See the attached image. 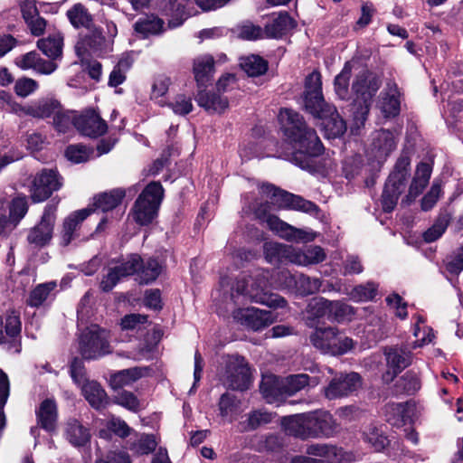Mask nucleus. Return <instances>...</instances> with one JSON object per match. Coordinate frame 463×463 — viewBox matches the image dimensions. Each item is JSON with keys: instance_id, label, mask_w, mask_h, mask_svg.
Wrapping results in <instances>:
<instances>
[{"instance_id": "nucleus-1", "label": "nucleus", "mask_w": 463, "mask_h": 463, "mask_svg": "<svg viewBox=\"0 0 463 463\" xmlns=\"http://www.w3.org/2000/svg\"><path fill=\"white\" fill-rule=\"evenodd\" d=\"M279 119L285 136L294 144L297 154L317 156L323 152V145L313 128H307L302 116L290 109H282Z\"/></svg>"}, {"instance_id": "nucleus-2", "label": "nucleus", "mask_w": 463, "mask_h": 463, "mask_svg": "<svg viewBox=\"0 0 463 463\" xmlns=\"http://www.w3.org/2000/svg\"><path fill=\"white\" fill-rule=\"evenodd\" d=\"M260 191L265 203H249L248 209L245 210L246 213H253L256 218L264 217L269 209V204L278 208H289L309 213L317 212V206L312 202L272 184H264L260 187Z\"/></svg>"}, {"instance_id": "nucleus-3", "label": "nucleus", "mask_w": 463, "mask_h": 463, "mask_svg": "<svg viewBox=\"0 0 463 463\" xmlns=\"http://www.w3.org/2000/svg\"><path fill=\"white\" fill-rule=\"evenodd\" d=\"M380 85V80L366 71L356 75L352 90L357 95L354 104V120L358 128L363 126L367 119L372 99Z\"/></svg>"}, {"instance_id": "nucleus-4", "label": "nucleus", "mask_w": 463, "mask_h": 463, "mask_svg": "<svg viewBox=\"0 0 463 463\" xmlns=\"http://www.w3.org/2000/svg\"><path fill=\"white\" fill-rule=\"evenodd\" d=\"M251 285L250 289L245 288L247 281L245 279L239 280L236 286L238 294H241L244 298H249L250 301L268 306L272 308H282L287 306V300L275 293L269 291V272L260 271L254 279H250Z\"/></svg>"}, {"instance_id": "nucleus-5", "label": "nucleus", "mask_w": 463, "mask_h": 463, "mask_svg": "<svg viewBox=\"0 0 463 463\" xmlns=\"http://www.w3.org/2000/svg\"><path fill=\"white\" fill-rule=\"evenodd\" d=\"M312 345L323 354H344L354 347L352 338L345 336L336 327H317L309 336Z\"/></svg>"}, {"instance_id": "nucleus-6", "label": "nucleus", "mask_w": 463, "mask_h": 463, "mask_svg": "<svg viewBox=\"0 0 463 463\" xmlns=\"http://www.w3.org/2000/svg\"><path fill=\"white\" fill-rule=\"evenodd\" d=\"M163 194L164 189L159 183L152 182L146 186L132 209L134 220L138 224L147 225L156 217Z\"/></svg>"}, {"instance_id": "nucleus-7", "label": "nucleus", "mask_w": 463, "mask_h": 463, "mask_svg": "<svg viewBox=\"0 0 463 463\" xmlns=\"http://www.w3.org/2000/svg\"><path fill=\"white\" fill-rule=\"evenodd\" d=\"M79 348L84 359H98L111 352L109 333L91 325L80 336Z\"/></svg>"}, {"instance_id": "nucleus-8", "label": "nucleus", "mask_w": 463, "mask_h": 463, "mask_svg": "<svg viewBox=\"0 0 463 463\" xmlns=\"http://www.w3.org/2000/svg\"><path fill=\"white\" fill-rule=\"evenodd\" d=\"M62 185L61 178L57 171L43 169L35 175L30 186L32 200L34 203L43 202L48 199L53 192L59 190Z\"/></svg>"}, {"instance_id": "nucleus-9", "label": "nucleus", "mask_w": 463, "mask_h": 463, "mask_svg": "<svg viewBox=\"0 0 463 463\" xmlns=\"http://www.w3.org/2000/svg\"><path fill=\"white\" fill-rule=\"evenodd\" d=\"M267 223L269 230L275 232L280 238L295 242H309L316 238V233L311 230L296 228L276 215L267 214L261 217Z\"/></svg>"}, {"instance_id": "nucleus-10", "label": "nucleus", "mask_w": 463, "mask_h": 463, "mask_svg": "<svg viewBox=\"0 0 463 463\" xmlns=\"http://www.w3.org/2000/svg\"><path fill=\"white\" fill-rule=\"evenodd\" d=\"M224 383L232 390L244 391L250 385V371L241 356L229 357L226 364Z\"/></svg>"}, {"instance_id": "nucleus-11", "label": "nucleus", "mask_w": 463, "mask_h": 463, "mask_svg": "<svg viewBox=\"0 0 463 463\" xmlns=\"http://www.w3.org/2000/svg\"><path fill=\"white\" fill-rule=\"evenodd\" d=\"M307 453L318 458L298 456L292 459V463H340L345 458L341 448L329 444H311L307 448Z\"/></svg>"}, {"instance_id": "nucleus-12", "label": "nucleus", "mask_w": 463, "mask_h": 463, "mask_svg": "<svg viewBox=\"0 0 463 463\" xmlns=\"http://www.w3.org/2000/svg\"><path fill=\"white\" fill-rule=\"evenodd\" d=\"M306 415L309 438H330L339 430L335 420L326 411H310L307 412Z\"/></svg>"}, {"instance_id": "nucleus-13", "label": "nucleus", "mask_w": 463, "mask_h": 463, "mask_svg": "<svg viewBox=\"0 0 463 463\" xmlns=\"http://www.w3.org/2000/svg\"><path fill=\"white\" fill-rule=\"evenodd\" d=\"M362 386L361 376L354 372L335 375L325 388V395L333 400L346 397Z\"/></svg>"}, {"instance_id": "nucleus-14", "label": "nucleus", "mask_w": 463, "mask_h": 463, "mask_svg": "<svg viewBox=\"0 0 463 463\" xmlns=\"http://www.w3.org/2000/svg\"><path fill=\"white\" fill-rule=\"evenodd\" d=\"M54 206H47L44 210L41 222L32 228L27 235V241L35 248H42L47 245L52 238L55 222Z\"/></svg>"}, {"instance_id": "nucleus-15", "label": "nucleus", "mask_w": 463, "mask_h": 463, "mask_svg": "<svg viewBox=\"0 0 463 463\" xmlns=\"http://www.w3.org/2000/svg\"><path fill=\"white\" fill-rule=\"evenodd\" d=\"M388 370L383 375L385 383L392 382L402 370L408 367L412 360L411 353L404 346H392L384 351Z\"/></svg>"}, {"instance_id": "nucleus-16", "label": "nucleus", "mask_w": 463, "mask_h": 463, "mask_svg": "<svg viewBox=\"0 0 463 463\" xmlns=\"http://www.w3.org/2000/svg\"><path fill=\"white\" fill-rule=\"evenodd\" d=\"M397 138L395 135L386 129L374 132L368 150V156L382 165L390 154L396 148Z\"/></svg>"}, {"instance_id": "nucleus-17", "label": "nucleus", "mask_w": 463, "mask_h": 463, "mask_svg": "<svg viewBox=\"0 0 463 463\" xmlns=\"http://www.w3.org/2000/svg\"><path fill=\"white\" fill-rule=\"evenodd\" d=\"M232 317L235 321L254 331L260 330L273 322L270 311L256 307L238 308L233 311Z\"/></svg>"}, {"instance_id": "nucleus-18", "label": "nucleus", "mask_w": 463, "mask_h": 463, "mask_svg": "<svg viewBox=\"0 0 463 463\" xmlns=\"http://www.w3.org/2000/svg\"><path fill=\"white\" fill-rule=\"evenodd\" d=\"M311 114L322 119L321 125L327 138L340 137L346 130L345 121L340 118L333 105L326 104L319 107L317 113Z\"/></svg>"}, {"instance_id": "nucleus-19", "label": "nucleus", "mask_w": 463, "mask_h": 463, "mask_svg": "<svg viewBox=\"0 0 463 463\" xmlns=\"http://www.w3.org/2000/svg\"><path fill=\"white\" fill-rule=\"evenodd\" d=\"M139 261L140 256L133 254L125 262L114 268H110L100 281L101 290L109 292L122 278L135 274L137 270Z\"/></svg>"}, {"instance_id": "nucleus-20", "label": "nucleus", "mask_w": 463, "mask_h": 463, "mask_svg": "<svg viewBox=\"0 0 463 463\" xmlns=\"http://www.w3.org/2000/svg\"><path fill=\"white\" fill-rule=\"evenodd\" d=\"M304 104L309 113H317L319 107L326 104L322 94L321 75L317 71L306 78Z\"/></svg>"}, {"instance_id": "nucleus-21", "label": "nucleus", "mask_w": 463, "mask_h": 463, "mask_svg": "<svg viewBox=\"0 0 463 463\" xmlns=\"http://www.w3.org/2000/svg\"><path fill=\"white\" fill-rule=\"evenodd\" d=\"M74 127L82 135L97 137L107 132L108 126L94 110H86L74 118Z\"/></svg>"}, {"instance_id": "nucleus-22", "label": "nucleus", "mask_w": 463, "mask_h": 463, "mask_svg": "<svg viewBox=\"0 0 463 463\" xmlns=\"http://www.w3.org/2000/svg\"><path fill=\"white\" fill-rule=\"evenodd\" d=\"M400 90L393 81H389L381 92L376 103L377 109L385 118H395L400 114L401 100Z\"/></svg>"}, {"instance_id": "nucleus-23", "label": "nucleus", "mask_w": 463, "mask_h": 463, "mask_svg": "<svg viewBox=\"0 0 463 463\" xmlns=\"http://www.w3.org/2000/svg\"><path fill=\"white\" fill-rule=\"evenodd\" d=\"M415 407L411 402L388 403L385 406V419L391 425L401 428L411 423Z\"/></svg>"}, {"instance_id": "nucleus-24", "label": "nucleus", "mask_w": 463, "mask_h": 463, "mask_svg": "<svg viewBox=\"0 0 463 463\" xmlns=\"http://www.w3.org/2000/svg\"><path fill=\"white\" fill-rule=\"evenodd\" d=\"M326 254L323 248L317 245H310L303 249L292 247L291 263L298 266L316 265L324 261Z\"/></svg>"}, {"instance_id": "nucleus-25", "label": "nucleus", "mask_w": 463, "mask_h": 463, "mask_svg": "<svg viewBox=\"0 0 463 463\" xmlns=\"http://www.w3.org/2000/svg\"><path fill=\"white\" fill-rule=\"evenodd\" d=\"M260 390L268 403L279 402L285 396L283 381L274 374L262 376Z\"/></svg>"}, {"instance_id": "nucleus-26", "label": "nucleus", "mask_w": 463, "mask_h": 463, "mask_svg": "<svg viewBox=\"0 0 463 463\" xmlns=\"http://www.w3.org/2000/svg\"><path fill=\"white\" fill-rule=\"evenodd\" d=\"M92 210L86 208L70 214L63 222L61 244L67 246L76 236V231L80 223L91 213Z\"/></svg>"}, {"instance_id": "nucleus-27", "label": "nucleus", "mask_w": 463, "mask_h": 463, "mask_svg": "<svg viewBox=\"0 0 463 463\" xmlns=\"http://www.w3.org/2000/svg\"><path fill=\"white\" fill-rule=\"evenodd\" d=\"M214 72V59L210 54H201L194 59L193 73L199 87L211 80Z\"/></svg>"}, {"instance_id": "nucleus-28", "label": "nucleus", "mask_w": 463, "mask_h": 463, "mask_svg": "<svg viewBox=\"0 0 463 463\" xmlns=\"http://www.w3.org/2000/svg\"><path fill=\"white\" fill-rule=\"evenodd\" d=\"M306 418V413L285 416L281 419V425L287 434L307 439L310 438Z\"/></svg>"}, {"instance_id": "nucleus-29", "label": "nucleus", "mask_w": 463, "mask_h": 463, "mask_svg": "<svg viewBox=\"0 0 463 463\" xmlns=\"http://www.w3.org/2000/svg\"><path fill=\"white\" fill-rule=\"evenodd\" d=\"M60 102L53 99H41L26 105L25 112L35 118H46L58 113Z\"/></svg>"}, {"instance_id": "nucleus-30", "label": "nucleus", "mask_w": 463, "mask_h": 463, "mask_svg": "<svg viewBox=\"0 0 463 463\" xmlns=\"http://www.w3.org/2000/svg\"><path fill=\"white\" fill-rule=\"evenodd\" d=\"M410 156L407 154L402 153L397 159L393 170L390 174L386 184L404 189L406 181L410 175Z\"/></svg>"}, {"instance_id": "nucleus-31", "label": "nucleus", "mask_w": 463, "mask_h": 463, "mask_svg": "<svg viewBox=\"0 0 463 463\" xmlns=\"http://www.w3.org/2000/svg\"><path fill=\"white\" fill-rule=\"evenodd\" d=\"M432 168L428 163H420L415 170L414 176L409 187L408 197L414 200L428 185Z\"/></svg>"}, {"instance_id": "nucleus-32", "label": "nucleus", "mask_w": 463, "mask_h": 463, "mask_svg": "<svg viewBox=\"0 0 463 463\" xmlns=\"http://www.w3.org/2000/svg\"><path fill=\"white\" fill-rule=\"evenodd\" d=\"M81 392L91 407L99 410L108 404V396L101 385L96 381H87L81 386Z\"/></svg>"}, {"instance_id": "nucleus-33", "label": "nucleus", "mask_w": 463, "mask_h": 463, "mask_svg": "<svg viewBox=\"0 0 463 463\" xmlns=\"http://www.w3.org/2000/svg\"><path fill=\"white\" fill-rule=\"evenodd\" d=\"M265 259L271 264L291 261L292 246L275 241H267L263 246Z\"/></svg>"}, {"instance_id": "nucleus-34", "label": "nucleus", "mask_w": 463, "mask_h": 463, "mask_svg": "<svg viewBox=\"0 0 463 463\" xmlns=\"http://www.w3.org/2000/svg\"><path fill=\"white\" fill-rule=\"evenodd\" d=\"M66 16L70 24L76 29H90L93 24V16L88 8L80 3L74 4L66 11Z\"/></svg>"}, {"instance_id": "nucleus-35", "label": "nucleus", "mask_w": 463, "mask_h": 463, "mask_svg": "<svg viewBox=\"0 0 463 463\" xmlns=\"http://www.w3.org/2000/svg\"><path fill=\"white\" fill-rule=\"evenodd\" d=\"M198 105L211 112H223L229 105L228 99L214 92L200 90L195 98Z\"/></svg>"}, {"instance_id": "nucleus-36", "label": "nucleus", "mask_w": 463, "mask_h": 463, "mask_svg": "<svg viewBox=\"0 0 463 463\" xmlns=\"http://www.w3.org/2000/svg\"><path fill=\"white\" fill-rule=\"evenodd\" d=\"M125 196L124 189L115 188L95 196L93 205L102 212H109L118 206Z\"/></svg>"}, {"instance_id": "nucleus-37", "label": "nucleus", "mask_w": 463, "mask_h": 463, "mask_svg": "<svg viewBox=\"0 0 463 463\" xmlns=\"http://www.w3.org/2000/svg\"><path fill=\"white\" fill-rule=\"evenodd\" d=\"M164 21L150 14L139 18L134 24L135 31L143 37L159 34L164 31Z\"/></svg>"}, {"instance_id": "nucleus-38", "label": "nucleus", "mask_w": 463, "mask_h": 463, "mask_svg": "<svg viewBox=\"0 0 463 463\" xmlns=\"http://www.w3.org/2000/svg\"><path fill=\"white\" fill-rule=\"evenodd\" d=\"M294 27V21L288 13H279L278 17L274 18L265 26V33L268 37L279 38L288 30Z\"/></svg>"}, {"instance_id": "nucleus-39", "label": "nucleus", "mask_w": 463, "mask_h": 463, "mask_svg": "<svg viewBox=\"0 0 463 463\" xmlns=\"http://www.w3.org/2000/svg\"><path fill=\"white\" fill-rule=\"evenodd\" d=\"M146 372L147 368L141 367H133L119 371L111 376L110 384L113 389H120L140 379Z\"/></svg>"}, {"instance_id": "nucleus-40", "label": "nucleus", "mask_w": 463, "mask_h": 463, "mask_svg": "<svg viewBox=\"0 0 463 463\" xmlns=\"http://www.w3.org/2000/svg\"><path fill=\"white\" fill-rule=\"evenodd\" d=\"M21 332V321L19 314L14 310L7 313L5 321V330H2V317H0V344L8 343L11 339L19 335Z\"/></svg>"}, {"instance_id": "nucleus-41", "label": "nucleus", "mask_w": 463, "mask_h": 463, "mask_svg": "<svg viewBox=\"0 0 463 463\" xmlns=\"http://www.w3.org/2000/svg\"><path fill=\"white\" fill-rule=\"evenodd\" d=\"M38 422L41 427L48 431L54 429L57 418L56 404L52 400L43 401L37 411Z\"/></svg>"}, {"instance_id": "nucleus-42", "label": "nucleus", "mask_w": 463, "mask_h": 463, "mask_svg": "<svg viewBox=\"0 0 463 463\" xmlns=\"http://www.w3.org/2000/svg\"><path fill=\"white\" fill-rule=\"evenodd\" d=\"M63 38L60 33L50 35L47 38L40 39L37 47L47 57L55 60L61 56Z\"/></svg>"}, {"instance_id": "nucleus-43", "label": "nucleus", "mask_w": 463, "mask_h": 463, "mask_svg": "<svg viewBox=\"0 0 463 463\" xmlns=\"http://www.w3.org/2000/svg\"><path fill=\"white\" fill-rule=\"evenodd\" d=\"M66 437L71 444L80 447L89 442L90 435L89 430L78 420H72L67 423Z\"/></svg>"}, {"instance_id": "nucleus-44", "label": "nucleus", "mask_w": 463, "mask_h": 463, "mask_svg": "<svg viewBox=\"0 0 463 463\" xmlns=\"http://www.w3.org/2000/svg\"><path fill=\"white\" fill-rule=\"evenodd\" d=\"M88 33L80 39L79 44H81L82 48L90 49L91 51H102L108 47L107 40L103 36L100 29L92 25L90 29H87Z\"/></svg>"}, {"instance_id": "nucleus-45", "label": "nucleus", "mask_w": 463, "mask_h": 463, "mask_svg": "<svg viewBox=\"0 0 463 463\" xmlns=\"http://www.w3.org/2000/svg\"><path fill=\"white\" fill-rule=\"evenodd\" d=\"M363 437L365 442L371 445L374 451H382L389 443L386 436L373 423L365 427L363 431Z\"/></svg>"}, {"instance_id": "nucleus-46", "label": "nucleus", "mask_w": 463, "mask_h": 463, "mask_svg": "<svg viewBox=\"0 0 463 463\" xmlns=\"http://www.w3.org/2000/svg\"><path fill=\"white\" fill-rule=\"evenodd\" d=\"M274 414L265 410H255L246 414V420L241 424L244 430H254L272 421Z\"/></svg>"}, {"instance_id": "nucleus-47", "label": "nucleus", "mask_w": 463, "mask_h": 463, "mask_svg": "<svg viewBox=\"0 0 463 463\" xmlns=\"http://www.w3.org/2000/svg\"><path fill=\"white\" fill-rule=\"evenodd\" d=\"M193 5L192 0H170L169 9L173 15L178 17L176 20L169 21V27H177L183 24V22L192 14L191 5Z\"/></svg>"}, {"instance_id": "nucleus-48", "label": "nucleus", "mask_w": 463, "mask_h": 463, "mask_svg": "<svg viewBox=\"0 0 463 463\" xmlns=\"http://www.w3.org/2000/svg\"><path fill=\"white\" fill-rule=\"evenodd\" d=\"M161 269V265L155 259H148L146 261L140 259L136 273H138L141 283L147 284L159 276Z\"/></svg>"}, {"instance_id": "nucleus-49", "label": "nucleus", "mask_w": 463, "mask_h": 463, "mask_svg": "<svg viewBox=\"0 0 463 463\" xmlns=\"http://www.w3.org/2000/svg\"><path fill=\"white\" fill-rule=\"evenodd\" d=\"M241 66L249 76L252 77L265 73L268 68L266 61L258 55L241 58Z\"/></svg>"}, {"instance_id": "nucleus-50", "label": "nucleus", "mask_w": 463, "mask_h": 463, "mask_svg": "<svg viewBox=\"0 0 463 463\" xmlns=\"http://www.w3.org/2000/svg\"><path fill=\"white\" fill-rule=\"evenodd\" d=\"M322 281L317 278H310L304 274H298L295 293L302 296L312 295L320 289Z\"/></svg>"}, {"instance_id": "nucleus-51", "label": "nucleus", "mask_w": 463, "mask_h": 463, "mask_svg": "<svg viewBox=\"0 0 463 463\" xmlns=\"http://www.w3.org/2000/svg\"><path fill=\"white\" fill-rule=\"evenodd\" d=\"M329 300L324 298H313L306 308L308 314L307 319L315 320L326 317L328 318Z\"/></svg>"}, {"instance_id": "nucleus-52", "label": "nucleus", "mask_w": 463, "mask_h": 463, "mask_svg": "<svg viewBox=\"0 0 463 463\" xmlns=\"http://www.w3.org/2000/svg\"><path fill=\"white\" fill-rule=\"evenodd\" d=\"M285 395H293L301 391L309 383V376L307 374L289 375L282 379Z\"/></svg>"}, {"instance_id": "nucleus-53", "label": "nucleus", "mask_w": 463, "mask_h": 463, "mask_svg": "<svg viewBox=\"0 0 463 463\" xmlns=\"http://www.w3.org/2000/svg\"><path fill=\"white\" fill-rule=\"evenodd\" d=\"M351 77V66L346 62L341 72L335 79V91L341 99H347L349 95V80Z\"/></svg>"}, {"instance_id": "nucleus-54", "label": "nucleus", "mask_w": 463, "mask_h": 463, "mask_svg": "<svg viewBox=\"0 0 463 463\" xmlns=\"http://www.w3.org/2000/svg\"><path fill=\"white\" fill-rule=\"evenodd\" d=\"M354 315V308L339 300H329L328 319H334L338 322L349 319Z\"/></svg>"}, {"instance_id": "nucleus-55", "label": "nucleus", "mask_w": 463, "mask_h": 463, "mask_svg": "<svg viewBox=\"0 0 463 463\" xmlns=\"http://www.w3.org/2000/svg\"><path fill=\"white\" fill-rule=\"evenodd\" d=\"M55 287L56 283L53 281L38 285L31 292L27 301L28 305L31 307L41 306L46 300L51 291L55 288Z\"/></svg>"}, {"instance_id": "nucleus-56", "label": "nucleus", "mask_w": 463, "mask_h": 463, "mask_svg": "<svg viewBox=\"0 0 463 463\" xmlns=\"http://www.w3.org/2000/svg\"><path fill=\"white\" fill-rule=\"evenodd\" d=\"M52 118L55 129L61 133H66L71 125L74 126V118L77 117L72 112L64 110L60 105L58 113H54Z\"/></svg>"}, {"instance_id": "nucleus-57", "label": "nucleus", "mask_w": 463, "mask_h": 463, "mask_svg": "<svg viewBox=\"0 0 463 463\" xmlns=\"http://www.w3.org/2000/svg\"><path fill=\"white\" fill-rule=\"evenodd\" d=\"M403 190L400 187L385 184L382 195V204L385 212H392L394 209Z\"/></svg>"}, {"instance_id": "nucleus-58", "label": "nucleus", "mask_w": 463, "mask_h": 463, "mask_svg": "<svg viewBox=\"0 0 463 463\" xmlns=\"http://www.w3.org/2000/svg\"><path fill=\"white\" fill-rule=\"evenodd\" d=\"M376 292L377 286L374 283L368 282L365 285H359L353 288L349 296L355 301H368L376 296Z\"/></svg>"}, {"instance_id": "nucleus-59", "label": "nucleus", "mask_w": 463, "mask_h": 463, "mask_svg": "<svg viewBox=\"0 0 463 463\" xmlns=\"http://www.w3.org/2000/svg\"><path fill=\"white\" fill-rule=\"evenodd\" d=\"M28 210L27 200L25 196H18L13 199L10 211L9 218L14 222V225L24 217Z\"/></svg>"}, {"instance_id": "nucleus-60", "label": "nucleus", "mask_w": 463, "mask_h": 463, "mask_svg": "<svg viewBox=\"0 0 463 463\" xmlns=\"http://www.w3.org/2000/svg\"><path fill=\"white\" fill-rule=\"evenodd\" d=\"M449 218L439 217L426 232H423V239L426 242H432L438 240L447 230Z\"/></svg>"}, {"instance_id": "nucleus-61", "label": "nucleus", "mask_w": 463, "mask_h": 463, "mask_svg": "<svg viewBox=\"0 0 463 463\" xmlns=\"http://www.w3.org/2000/svg\"><path fill=\"white\" fill-rule=\"evenodd\" d=\"M297 278L298 275H293L288 270L278 271L275 277V288L295 292Z\"/></svg>"}, {"instance_id": "nucleus-62", "label": "nucleus", "mask_w": 463, "mask_h": 463, "mask_svg": "<svg viewBox=\"0 0 463 463\" xmlns=\"http://www.w3.org/2000/svg\"><path fill=\"white\" fill-rule=\"evenodd\" d=\"M157 442L154 435L143 434L131 445V449L140 455L149 454L155 450Z\"/></svg>"}, {"instance_id": "nucleus-63", "label": "nucleus", "mask_w": 463, "mask_h": 463, "mask_svg": "<svg viewBox=\"0 0 463 463\" xmlns=\"http://www.w3.org/2000/svg\"><path fill=\"white\" fill-rule=\"evenodd\" d=\"M116 404H118L126 409L137 411L140 409L141 405L137 398L130 392L120 391L113 398Z\"/></svg>"}, {"instance_id": "nucleus-64", "label": "nucleus", "mask_w": 463, "mask_h": 463, "mask_svg": "<svg viewBox=\"0 0 463 463\" xmlns=\"http://www.w3.org/2000/svg\"><path fill=\"white\" fill-rule=\"evenodd\" d=\"M65 156L70 161L79 164L88 161L90 152L85 146L71 145L67 147Z\"/></svg>"}]
</instances>
